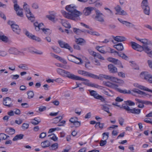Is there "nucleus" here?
Returning a JSON list of instances; mask_svg holds the SVG:
<instances>
[{
    "label": "nucleus",
    "mask_w": 152,
    "mask_h": 152,
    "mask_svg": "<svg viewBox=\"0 0 152 152\" xmlns=\"http://www.w3.org/2000/svg\"><path fill=\"white\" fill-rule=\"evenodd\" d=\"M66 10L68 13L64 10L61 12L65 18L75 21L78 20V18L82 15V13L76 10V7L73 4L66 6L65 7Z\"/></svg>",
    "instance_id": "f257e3e1"
},
{
    "label": "nucleus",
    "mask_w": 152,
    "mask_h": 152,
    "mask_svg": "<svg viewBox=\"0 0 152 152\" xmlns=\"http://www.w3.org/2000/svg\"><path fill=\"white\" fill-rule=\"evenodd\" d=\"M63 77H67L69 79L74 80L88 81V80L87 79L75 75L69 72L66 70H65Z\"/></svg>",
    "instance_id": "f03ea898"
},
{
    "label": "nucleus",
    "mask_w": 152,
    "mask_h": 152,
    "mask_svg": "<svg viewBox=\"0 0 152 152\" xmlns=\"http://www.w3.org/2000/svg\"><path fill=\"white\" fill-rule=\"evenodd\" d=\"M23 7L28 19L31 22L34 21L35 20V17L30 11L29 6L26 3H24Z\"/></svg>",
    "instance_id": "7ed1b4c3"
},
{
    "label": "nucleus",
    "mask_w": 152,
    "mask_h": 152,
    "mask_svg": "<svg viewBox=\"0 0 152 152\" xmlns=\"http://www.w3.org/2000/svg\"><path fill=\"white\" fill-rule=\"evenodd\" d=\"M96 15H93V18L96 20L103 22L104 21V15L98 10H96L95 11Z\"/></svg>",
    "instance_id": "20e7f679"
},
{
    "label": "nucleus",
    "mask_w": 152,
    "mask_h": 152,
    "mask_svg": "<svg viewBox=\"0 0 152 152\" xmlns=\"http://www.w3.org/2000/svg\"><path fill=\"white\" fill-rule=\"evenodd\" d=\"M141 6L143 10L144 13L146 15H149L150 9L148 6L147 0H143Z\"/></svg>",
    "instance_id": "39448f33"
},
{
    "label": "nucleus",
    "mask_w": 152,
    "mask_h": 152,
    "mask_svg": "<svg viewBox=\"0 0 152 152\" xmlns=\"http://www.w3.org/2000/svg\"><path fill=\"white\" fill-rule=\"evenodd\" d=\"M77 72L79 74L84 76H88L94 79H100V78L97 75L85 71L79 70Z\"/></svg>",
    "instance_id": "423d86ee"
},
{
    "label": "nucleus",
    "mask_w": 152,
    "mask_h": 152,
    "mask_svg": "<svg viewBox=\"0 0 152 152\" xmlns=\"http://www.w3.org/2000/svg\"><path fill=\"white\" fill-rule=\"evenodd\" d=\"M90 95L94 97L95 99H99L102 102L105 101V99L102 96L100 95L97 93V92L94 90H89Z\"/></svg>",
    "instance_id": "0eeeda50"
},
{
    "label": "nucleus",
    "mask_w": 152,
    "mask_h": 152,
    "mask_svg": "<svg viewBox=\"0 0 152 152\" xmlns=\"http://www.w3.org/2000/svg\"><path fill=\"white\" fill-rule=\"evenodd\" d=\"M58 42L61 48L67 49L71 52H73L72 48L68 44L60 40H58Z\"/></svg>",
    "instance_id": "6e6552de"
},
{
    "label": "nucleus",
    "mask_w": 152,
    "mask_h": 152,
    "mask_svg": "<svg viewBox=\"0 0 152 152\" xmlns=\"http://www.w3.org/2000/svg\"><path fill=\"white\" fill-rule=\"evenodd\" d=\"M25 34L29 38L34 40L38 42L41 41V39L39 37L33 35L32 34L29 33L28 31H25Z\"/></svg>",
    "instance_id": "1a4fd4ad"
},
{
    "label": "nucleus",
    "mask_w": 152,
    "mask_h": 152,
    "mask_svg": "<svg viewBox=\"0 0 152 152\" xmlns=\"http://www.w3.org/2000/svg\"><path fill=\"white\" fill-rule=\"evenodd\" d=\"M130 44L132 48L139 51H142V46H141L134 42H131Z\"/></svg>",
    "instance_id": "9d476101"
},
{
    "label": "nucleus",
    "mask_w": 152,
    "mask_h": 152,
    "mask_svg": "<svg viewBox=\"0 0 152 152\" xmlns=\"http://www.w3.org/2000/svg\"><path fill=\"white\" fill-rule=\"evenodd\" d=\"M107 60L109 61L113 62L115 65H118L120 67L122 68L123 67V66L121 65V62L118 59L110 57L108 58Z\"/></svg>",
    "instance_id": "9b49d317"
},
{
    "label": "nucleus",
    "mask_w": 152,
    "mask_h": 152,
    "mask_svg": "<svg viewBox=\"0 0 152 152\" xmlns=\"http://www.w3.org/2000/svg\"><path fill=\"white\" fill-rule=\"evenodd\" d=\"M94 10V8L92 7H85L83 11V14L86 16L89 15Z\"/></svg>",
    "instance_id": "f8f14e48"
},
{
    "label": "nucleus",
    "mask_w": 152,
    "mask_h": 152,
    "mask_svg": "<svg viewBox=\"0 0 152 152\" xmlns=\"http://www.w3.org/2000/svg\"><path fill=\"white\" fill-rule=\"evenodd\" d=\"M142 51L144 50L145 53L148 54L150 57H152V50L149 48L148 47L145 45H144L142 46Z\"/></svg>",
    "instance_id": "ddd939ff"
},
{
    "label": "nucleus",
    "mask_w": 152,
    "mask_h": 152,
    "mask_svg": "<svg viewBox=\"0 0 152 152\" xmlns=\"http://www.w3.org/2000/svg\"><path fill=\"white\" fill-rule=\"evenodd\" d=\"M12 101L11 99L9 97H7L3 99V104L4 105L10 107L11 106Z\"/></svg>",
    "instance_id": "4468645a"
},
{
    "label": "nucleus",
    "mask_w": 152,
    "mask_h": 152,
    "mask_svg": "<svg viewBox=\"0 0 152 152\" xmlns=\"http://www.w3.org/2000/svg\"><path fill=\"white\" fill-rule=\"evenodd\" d=\"M134 86L135 87H137L140 89L144 90L149 92H151L152 93V90L149 89L148 88L144 86H142L138 83H134Z\"/></svg>",
    "instance_id": "2eb2a0df"
},
{
    "label": "nucleus",
    "mask_w": 152,
    "mask_h": 152,
    "mask_svg": "<svg viewBox=\"0 0 152 152\" xmlns=\"http://www.w3.org/2000/svg\"><path fill=\"white\" fill-rule=\"evenodd\" d=\"M108 68L109 72L111 73H115L117 72V69L112 64L108 65Z\"/></svg>",
    "instance_id": "dca6fc26"
},
{
    "label": "nucleus",
    "mask_w": 152,
    "mask_h": 152,
    "mask_svg": "<svg viewBox=\"0 0 152 152\" xmlns=\"http://www.w3.org/2000/svg\"><path fill=\"white\" fill-rule=\"evenodd\" d=\"M115 9L119 15H126L127 13L123 10H122L121 7L118 5L115 7Z\"/></svg>",
    "instance_id": "f3484780"
},
{
    "label": "nucleus",
    "mask_w": 152,
    "mask_h": 152,
    "mask_svg": "<svg viewBox=\"0 0 152 152\" xmlns=\"http://www.w3.org/2000/svg\"><path fill=\"white\" fill-rule=\"evenodd\" d=\"M135 100L137 102L136 103V104H137V103H143V104L147 105H152V102L149 101L142 100L137 98Z\"/></svg>",
    "instance_id": "a211bd4d"
},
{
    "label": "nucleus",
    "mask_w": 152,
    "mask_h": 152,
    "mask_svg": "<svg viewBox=\"0 0 152 152\" xmlns=\"http://www.w3.org/2000/svg\"><path fill=\"white\" fill-rule=\"evenodd\" d=\"M140 75L142 78L148 81L151 76L147 72H142L141 73Z\"/></svg>",
    "instance_id": "6ab92c4d"
},
{
    "label": "nucleus",
    "mask_w": 152,
    "mask_h": 152,
    "mask_svg": "<svg viewBox=\"0 0 152 152\" xmlns=\"http://www.w3.org/2000/svg\"><path fill=\"white\" fill-rule=\"evenodd\" d=\"M141 112V110L136 108L130 109L129 112H127L128 113H132L135 115L139 114Z\"/></svg>",
    "instance_id": "aec40b11"
},
{
    "label": "nucleus",
    "mask_w": 152,
    "mask_h": 152,
    "mask_svg": "<svg viewBox=\"0 0 152 152\" xmlns=\"http://www.w3.org/2000/svg\"><path fill=\"white\" fill-rule=\"evenodd\" d=\"M11 28L13 31L16 33L19 34L20 32V29L18 25L16 24L12 25Z\"/></svg>",
    "instance_id": "412c9836"
},
{
    "label": "nucleus",
    "mask_w": 152,
    "mask_h": 152,
    "mask_svg": "<svg viewBox=\"0 0 152 152\" xmlns=\"http://www.w3.org/2000/svg\"><path fill=\"white\" fill-rule=\"evenodd\" d=\"M114 39L117 42H122L126 40V38L123 36H117L113 37Z\"/></svg>",
    "instance_id": "4be33fe9"
},
{
    "label": "nucleus",
    "mask_w": 152,
    "mask_h": 152,
    "mask_svg": "<svg viewBox=\"0 0 152 152\" xmlns=\"http://www.w3.org/2000/svg\"><path fill=\"white\" fill-rule=\"evenodd\" d=\"M9 52L10 54L15 55L19 54L21 53L16 48H10L9 50Z\"/></svg>",
    "instance_id": "5701e85b"
},
{
    "label": "nucleus",
    "mask_w": 152,
    "mask_h": 152,
    "mask_svg": "<svg viewBox=\"0 0 152 152\" xmlns=\"http://www.w3.org/2000/svg\"><path fill=\"white\" fill-rule=\"evenodd\" d=\"M41 145L43 148H46L50 146V142L48 140L42 142L41 143Z\"/></svg>",
    "instance_id": "b1692460"
},
{
    "label": "nucleus",
    "mask_w": 152,
    "mask_h": 152,
    "mask_svg": "<svg viewBox=\"0 0 152 152\" xmlns=\"http://www.w3.org/2000/svg\"><path fill=\"white\" fill-rule=\"evenodd\" d=\"M5 132L9 134L12 135L14 134L15 132V129L11 127H8L5 129Z\"/></svg>",
    "instance_id": "393cba45"
},
{
    "label": "nucleus",
    "mask_w": 152,
    "mask_h": 152,
    "mask_svg": "<svg viewBox=\"0 0 152 152\" xmlns=\"http://www.w3.org/2000/svg\"><path fill=\"white\" fill-rule=\"evenodd\" d=\"M75 41L77 44L82 45L85 44L86 43V41L84 39L82 38L77 39Z\"/></svg>",
    "instance_id": "a878e982"
},
{
    "label": "nucleus",
    "mask_w": 152,
    "mask_h": 152,
    "mask_svg": "<svg viewBox=\"0 0 152 152\" xmlns=\"http://www.w3.org/2000/svg\"><path fill=\"white\" fill-rule=\"evenodd\" d=\"M132 91L134 93H136L137 94L140 95H143L144 96H146L147 95H148V94H146L145 92L142 91L136 88H134L132 90Z\"/></svg>",
    "instance_id": "bb28decb"
},
{
    "label": "nucleus",
    "mask_w": 152,
    "mask_h": 152,
    "mask_svg": "<svg viewBox=\"0 0 152 152\" xmlns=\"http://www.w3.org/2000/svg\"><path fill=\"white\" fill-rule=\"evenodd\" d=\"M108 91H106L105 89H103L102 93L104 94L109 96H112L114 94L113 91L110 90L108 89Z\"/></svg>",
    "instance_id": "cd10ccee"
},
{
    "label": "nucleus",
    "mask_w": 152,
    "mask_h": 152,
    "mask_svg": "<svg viewBox=\"0 0 152 152\" xmlns=\"http://www.w3.org/2000/svg\"><path fill=\"white\" fill-rule=\"evenodd\" d=\"M139 41L146 45H151L152 46V43L148 39H140V40H139Z\"/></svg>",
    "instance_id": "c85d7f7f"
},
{
    "label": "nucleus",
    "mask_w": 152,
    "mask_h": 152,
    "mask_svg": "<svg viewBox=\"0 0 152 152\" xmlns=\"http://www.w3.org/2000/svg\"><path fill=\"white\" fill-rule=\"evenodd\" d=\"M113 47L118 51H122L124 49L123 46L121 43H119L117 45H114Z\"/></svg>",
    "instance_id": "c756f323"
},
{
    "label": "nucleus",
    "mask_w": 152,
    "mask_h": 152,
    "mask_svg": "<svg viewBox=\"0 0 152 152\" xmlns=\"http://www.w3.org/2000/svg\"><path fill=\"white\" fill-rule=\"evenodd\" d=\"M58 148V144L57 143L52 144L49 148L50 150H56Z\"/></svg>",
    "instance_id": "7c9ffc66"
},
{
    "label": "nucleus",
    "mask_w": 152,
    "mask_h": 152,
    "mask_svg": "<svg viewBox=\"0 0 152 152\" xmlns=\"http://www.w3.org/2000/svg\"><path fill=\"white\" fill-rule=\"evenodd\" d=\"M23 136L24 135L23 134H18L13 138L12 140L15 141L19 140H21L23 138Z\"/></svg>",
    "instance_id": "2f4dec72"
},
{
    "label": "nucleus",
    "mask_w": 152,
    "mask_h": 152,
    "mask_svg": "<svg viewBox=\"0 0 152 152\" xmlns=\"http://www.w3.org/2000/svg\"><path fill=\"white\" fill-rule=\"evenodd\" d=\"M27 94L28 95V98L30 99L33 98L34 96V93L33 91H28L27 92Z\"/></svg>",
    "instance_id": "473e14b6"
},
{
    "label": "nucleus",
    "mask_w": 152,
    "mask_h": 152,
    "mask_svg": "<svg viewBox=\"0 0 152 152\" xmlns=\"http://www.w3.org/2000/svg\"><path fill=\"white\" fill-rule=\"evenodd\" d=\"M118 92L120 93L125 94H131L132 95H134L133 93H132L131 91L130 90H129L128 91L126 90V89H124V90H122L119 88Z\"/></svg>",
    "instance_id": "72a5a7b5"
},
{
    "label": "nucleus",
    "mask_w": 152,
    "mask_h": 152,
    "mask_svg": "<svg viewBox=\"0 0 152 152\" xmlns=\"http://www.w3.org/2000/svg\"><path fill=\"white\" fill-rule=\"evenodd\" d=\"M63 25L65 27L67 28H70L71 27L70 24L67 21L63 20L62 21Z\"/></svg>",
    "instance_id": "f704fd0d"
},
{
    "label": "nucleus",
    "mask_w": 152,
    "mask_h": 152,
    "mask_svg": "<svg viewBox=\"0 0 152 152\" xmlns=\"http://www.w3.org/2000/svg\"><path fill=\"white\" fill-rule=\"evenodd\" d=\"M62 118V117L61 116L56 117L53 119V123H57L61 120Z\"/></svg>",
    "instance_id": "c9c22d12"
},
{
    "label": "nucleus",
    "mask_w": 152,
    "mask_h": 152,
    "mask_svg": "<svg viewBox=\"0 0 152 152\" xmlns=\"http://www.w3.org/2000/svg\"><path fill=\"white\" fill-rule=\"evenodd\" d=\"M101 108L102 110L107 112L108 113H110V112L109 111V108L107 104L102 105Z\"/></svg>",
    "instance_id": "e433bc0d"
},
{
    "label": "nucleus",
    "mask_w": 152,
    "mask_h": 152,
    "mask_svg": "<svg viewBox=\"0 0 152 152\" xmlns=\"http://www.w3.org/2000/svg\"><path fill=\"white\" fill-rule=\"evenodd\" d=\"M102 47H99V46H97L96 47V49L100 53L105 54L107 53V52L104 50L102 49Z\"/></svg>",
    "instance_id": "4c0bfd02"
},
{
    "label": "nucleus",
    "mask_w": 152,
    "mask_h": 152,
    "mask_svg": "<svg viewBox=\"0 0 152 152\" xmlns=\"http://www.w3.org/2000/svg\"><path fill=\"white\" fill-rule=\"evenodd\" d=\"M65 70L61 69L60 68H58L56 69V71L57 73L61 76H63Z\"/></svg>",
    "instance_id": "58836bf2"
},
{
    "label": "nucleus",
    "mask_w": 152,
    "mask_h": 152,
    "mask_svg": "<svg viewBox=\"0 0 152 152\" xmlns=\"http://www.w3.org/2000/svg\"><path fill=\"white\" fill-rule=\"evenodd\" d=\"M18 66L19 68L23 70H26L28 69V67L25 64H21Z\"/></svg>",
    "instance_id": "ea45409f"
},
{
    "label": "nucleus",
    "mask_w": 152,
    "mask_h": 152,
    "mask_svg": "<svg viewBox=\"0 0 152 152\" xmlns=\"http://www.w3.org/2000/svg\"><path fill=\"white\" fill-rule=\"evenodd\" d=\"M42 30L45 34L47 35H49L51 33V30L48 28H42Z\"/></svg>",
    "instance_id": "a19ab883"
},
{
    "label": "nucleus",
    "mask_w": 152,
    "mask_h": 152,
    "mask_svg": "<svg viewBox=\"0 0 152 152\" xmlns=\"http://www.w3.org/2000/svg\"><path fill=\"white\" fill-rule=\"evenodd\" d=\"M124 24L127 27L129 28L134 27L135 26V25L132 23L126 21H125Z\"/></svg>",
    "instance_id": "79ce46f5"
},
{
    "label": "nucleus",
    "mask_w": 152,
    "mask_h": 152,
    "mask_svg": "<svg viewBox=\"0 0 152 152\" xmlns=\"http://www.w3.org/2000/svg\"><path fill=\"white\" fill-rule=\"evenodd\" d=\"M8 55L7 53L4 50H0V56L3 57L7 56Z\"/></svg>",
    "instance_id": "37998d69"
},
{
    "label": "nucleus",
    "mask_w": 152,
    "mask_h": 152,
    "mask_svg": "<svg viewBox=\"0 0 152 152\" xmlns=\"http://www.w3.org/2000/svg\"><path fill=\"white\" fill-rule=\"evenodd\" d=\"M23 9H20L17 12V15L20 17H23Z\"/></svg>",
    "instance_id": "c03bdc74"
},
{
    "label": "nucleus",
    "mask_w": 152,
    "mask_h": 152,
    "mask_svg": "<svg viewBox=\"0 0 152 152\" xmlns=\"http://www.w3.org/2000/svg\"><path fill=\"white\" fill-rule=\"evenodd\" d=\"M99 77L100 78V80L101 79V77L104 78L106 79H109L110 80V76L107 75H106L100 74L99 75Z\"/></svg>",
    "instance_id": "a18cd8bd"
},
{
    "label": "nucleus",
    "mask_w": 152,
    "mask_h": 152,
    "mask_svg": "<svg viewBox=\"0 0 152 152\" xmlns=\"http://www.w3.org/2000/svg\"><path fill=\"white\" fill-rule=\"evenodd\" d=\"M109 133L104 132L102 134L103 136V139L104 140H107L108 139L109 137Z\"/></svg>",
    "instance_id": "49530a36"
},
{
    "label": "nucleus",
    "mask_w": 152,
    "mask_h": 152,
    "mask_svg": "<svg viewBox=\"0 0 152 152\" xmlns=\"http://www.w3.org/2000/svg\"><path fill=\"white\" fill-rule=\"evenodd\" d=\"M48 137H50V138L54 141H56L57 140V138L54 134H52L48 135Z\"/></svg>",
    "instance_id": "de8ad7c7"
},
{
    "label": "nucleus",
    "mask_w": 152,
    "mask_h": 152,
    "mask_svg": "<svg viewBox=\"0 0 152 152\" xmlns=\"http://www.w3.org/2000/svg\"><path fill=\"white\" fill-rule=\"evenodd\" d=\"M78 119L77 117H72L69 120V121L72 123L73 124L75 122L77 121L78 120Z\"/></svg>",
    "instance_id": "09e8293b"
},
{
    "label": "nucleus",
    "mask_w": 152,
    "mask_h": 152,
    "mask_svg": "<svg viewBox=\"0 0 152 152\" xmlns=\"http://www.w3.org/2000/svg\"><path fill=\"white\" fill-rule=\"evenodd\" d=\"M81 30L76 28H73V31L77 34H80L81 33Z\"/></svg>",
    "instance_id": "8fccbe9b"
},
{
    "label": "nucleus",
    "mask_w": 152,
    "mask_h": 152,
    "mask_svg": "<svg viewBox=\"0 0 152 152\" xmlns=\"http://www.w3.org/2000/svg\"><path fill=\"white\" fill-rule=\"evenodd\" d=\"M128 104L126 103L125 104H123L122 105L123 107L125 109L126 111L128 112H129L130 108V107L128 106Z\"/></svg>",
    "instance_id": "3c124183"
},
{
    "label": "nucleus",
    "mask_w": 152,
    "mask_h": 152,
    "mask_svg": "<svg viewBox=\"0 0 152 152\" xmlns=\"http://www.w3.org/2000/svg\"><path fill=\"white\" fill-rule=\"evenodd\" d=\"M118 86L116 84L112 83L110 88L115 90L116 91H118L119 88H118Z\"/></svg>",
    "instance_id": "603ef678"
},
{
    "label": "nucleus",
    "mask_w": 152,
    "mask_h": 152,
    "mask_svg": "<svg viewBox=\"0 0 152 152\" xmlns=\"http://www.w3.org/2000/svg\"><path fill=\"white\" fill-rule=\"evenodd\" d=\"M46 17L47 18H48L49 20L51 21H55V16L52 15H46Z\"/></svg>",
    "instance_id": "864d4df0"
},
{
    "label": "nucleus",
    "mask_w": 152,
    "mask_h": 152,
    "mask_svg": "<svg viewBox=\"0 0 152 152\" xmlns=\"http://www.w3.org/2000/svg\"><path fill=\"white\" fill-rule=\"evenodd\" d=\"M0 39L4 42H7V38L5 36L0 35Z\"/></svg>",
    "instance_id": "5fc2aeb1"
},
{
    "label": "nucleus",
    "mask_w": 152,
    "mask_h": 152,
    "mask_svg": "<svg viewBox=\"0 0 152 152\" xmlns=\"http://www.w3.org/2000/svg\"><path fill=\"white\" fill-rule=\"evenodd\" d=\"M29 125L28 124L24 123L21 126L22 128L24 130H26L29 127Z\"/></svg>",
    "instance_id": "6e6d98bb"
},
{
    "label": "nucleus",
    "mask_w": 152,
    "mask_h": 152,
    "mask_svg": "<svg viewBox=\"0 0 152 152\" xmlns=\"http://www.w3.org/2000/svg\"><path fill=\"white\" fill-rule=\"evenodd\" d=\"M118 120L119 124L121 126H122L123 124V123L124 121V119L121 117H120L118 118Z\"/></svg>",
    "instance_id": "4d7b16f0"
},
{
    "label": "nucleus",
    "mask_w": 152,
    "mask_h": 152,
    "mask_svg": "<svg viewBox=\"0 0 152 152\" xmlns=\"http://www.w3.org/2000/svg\"><path fill=\"white\" fill-rule=\"evenodd\" d=\"M107 143V141L106 140H102L100 141L99 143L100 145L101 146H103L105 145Z\"/></svg>",
    "instance_id": "13d9d810"
},
{
    "label": "nucleus",
    "mask_w": 152,
    "mask_h": 152,
    "mask_svg": "<svg viewBox=\"0 0 152 152\" xmlns=\"http://www.w3.org/2000/svg\"><path fill=\"white\" fill-rule=\"evenodd\" d=\"M32 52L38 55H42L43 54V52L37 50H34L32 51Z\"/></svg>",
    "instance_id": "bf43d9fd"
},
{
    "label": "nucleus",
    "mask_w": 152,
    "mask_h": 152,
    "mask_svg": "<svg viewBox=\"0 0 152 152\" xmlns=\"http://www.w3.org/2000/svg\"><path fill=\"white\" fill-rule=\"evenodd\" d=\"M19 76L18 75H12L10 77L12 80H17L19 77Z\"/></svg>",
    "instance_id": "052dcab7"
},
{
    "label": "nucleus",
    "mask_w": 152,
    "mask_h": 152,
    "mask_svg": "<svg viewBox=\"0 0 152 152\" xmlns=\"http://www.w3.org/2000/svg\"><path fill=\"white\" fill-rule=\"evenodd\" d=\"M73 124L76 128H77L80 126V122L77 120Z\"/></svg>",
    "instance_id": "680f3d73"
},
{
    "label": "nucleus",
    "mask_w": 152,
    "mask_h": 152,
    "mask_svg": "<svg viewBox=\"0 0 152 152\" xmlns=\"http://www.w3.org/2000/svg\"><path fill=\"white\" fill-rule=\"evenodd\" d=\"M81 111V110L79 108L76 109L75 110V113L78 115H80Z\"/></svg>",
    "instance_id": "e2e57ef3"
},
{
    "label": "nucleus",
    "mask_w": 152,
    "mask_h": 152,
    "mask_svg": "<svg viewBox=\"0 0 152 152\" xmlns=\"http://www.w3.org/2000/svg\"><path fill=\"white\" fill-rule=\"evenodd\" d=\"M14 7L15 10L17 12L19 10L20 8L19 6L17 4H14Z\"/></svg>",
    "instance_id": "0e129e2a"
},
{
    "label": "nucleus",
    "mask_w": 152,
    "mask_h": 152,
    "mask_svg": "<svg viewBox=\"0 0 152 152\" xmlns=\"http://www.w3.org/2000/svg\"><path fill=\"white\" fill-rule=\"evenodd\" d=\"M41 121H38L37 120H32L31 122V123L35 125L38 124Z\"/></svg>",
    "instance_id": "69168bd1"
},
{
    "label": "nucleus",
    "mask_w": 152,
    "mask_h": 152,
    "mask_svg": "<svg viewBox=\"0 0 152 152\" xmlns=\"http://www.w3.org/2000/svg\"><path fill=\"white\" fill-rule=\"evenodd\" d=\"M59 61H60L61 62L63 63L64 64H66L67 62L66 61L64 58H62L61 57H59V59H58Z\"/></svg>",
    "instance_id": "338daca9"
},
{
    "label": "nucleus",
    "mask_w": 152,
    "mask_h": 152,
    "mask_svg": "<svg viewBox=\"0 0 152 152\" xmlns=\"http://www.w3.org/2000/svg\"><path fill=\"white\" fill-rule=\"evenodd\" d=\"M46 136V132H42L39 135V138H43Z\"/></svg>",
    "instance_id": "774afa93"
}]
</instances>
